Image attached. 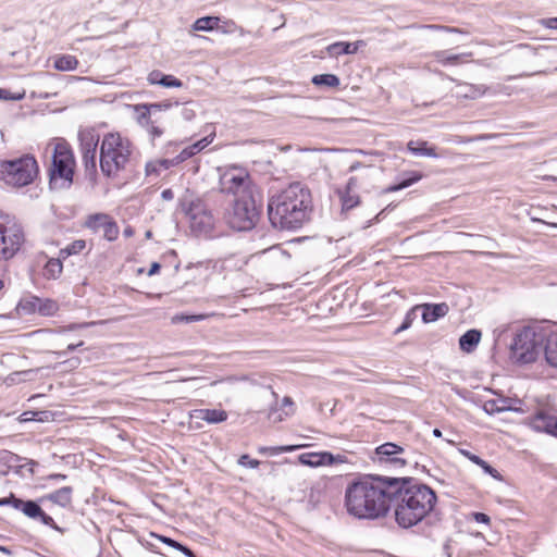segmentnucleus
Wrapping results in <instances>:
<instances>
[{
  "label": "nucleus",
  "mask_w": 557,
  "mask_h": 557,
  "mask_svg": "<svg viewBox=\"0 0 557 557\" xmlns=\"http://www.w3.org/2000/svg\"><path fill=\"white\" fill-rule=\"evenodd\" d=\"M62 262L60 259H50L44 269V274L48 278H57L62 273Z\"/></svg>",
  "instance_id": "35"
},
{
  "label": "nucleus",
  "mask_w": 557,
  "mask_h": 557,
  "mask_svg": "<svg viewBox=\"0 0 557 557\" xmlns=\"http://www.w3.org/2000/svg\"><path fill=\"white\" fill-rule=\"evenodd\" d=\"M47 414L45 411H25L20 416L21 422H28V421H44V418L41 416Z\"/></svg>",
  "instance_id": "44"
},
{
  "label": "nucleus",
  "mask_w": 557,
  "mask_h": 557,
  "mask_svg": "<svg viewBox=\"0 0 557 557\" xmlns=\"http://www.w3.org/2000/svg\"><path fill=\"white\" fill-rule=\"evenodd\" d=\"M171 166H176L174 159H158L151 160L146 163L145 171L147 176H159L161 171L169 170Z\"/></svg>",
  "instance_id": "28"
},
{
  "label": "nucleus",
  "mask_w": 557,
  "mask_h": 557,
  "mask_svg": "<svg viewBox=\"0 0 557 557\" xmlns=\"http://www.w3.org/2000/svg\"><path fill=\"white\" fill-rule=\"evenodd\" d=\"M58 310V304L51 299L40 298V306L38 307V312L41 315H53Z\"/></svg>",
  "instance_id": "43"
},
{
  "label": "nucleus",
  "mask_w": 557,
  "mask_h": 557,
  "mask_svg": "<svg viewBox=\"0 0 557 557\" xmlns=\"http://www.w3.org/2000/svg\"><path fill=\"white\" fill-rule=\"evenodd\" d=\"M389 495L395 521L403 529L416 527L428 518L437 500L430 486L408 476H393Z\"/></svg>",
  "instance_id": "1"
},
{
  "label": "nucleus",
  "mask_w": 557,
  "mask_h": 557,
  "mask_svg": "<svg viewBox=\"0 0 557 557\" xmlns=\"http://www.w3.org/2000/svg\"><path fill=\"white\" fill-rule=\"evenodd\" d=\"M481 339V332L479 330L472 329L467 331L459 338L460 349L465 352H471L475 349Z\"/></svg>",
  "instance_id": "26"
},
{
  "label": "nucleus",
  "mask_w": 557,
  "mask_h": 557,
  "mask_svg": "<svg viewBox=\"0 0 557 557\" xmlns=\"http://www.w3.org/2000/svg\"><path fill=\"white\" fill-rule=\"evenodd\" d=\"M146 129H147V132L149 133V135L151 136L152 139L159 138L163 134V129L160 128L159 126H156L153 124V122Z\"/></svg>",
  "instance_id": "55"
},
{
  "label": "nucleus",
  "mask_w": 557,
  "mask_h": 557,
  "mask_svg": "<svg viewBox=\"0 0 557 557\" xmlns=\"http://www.w3.org/2000/svg\"><path fill=\"white\" fill-rule=\"evenodd\" d=\"M421 180V175L418 173H411L408 178H404L398 184H395L387 188L388 191H398L404 188L411 186L412 184L419 182Z\"/></svg>",
  "instance_id": "42"
},
{
  "label": "nucleus",
  "mask_w": 557,
  "mask_h": 557,
  "mask_svg": "<svg viewBox=\"0 0 557 557\" xmlns=\"http://www.w3.org/2000/svg\"><path fill=\"white\" fill-rule=\"evenodd\" d=\"M414 308L407 312L403 323L395 330V334H399L403 331L409 329L416 319Z\"/></svg>",
  "instance_id": "45"
},
{
  "label": "nucleus",
  "mask_w": 557,
  "mask_h": 557,
  "mask_svg": "<svg viewBox=\"0 0 557 557\" xmlns=\"http://www.w3.org/2000/svg\"><path fill=\"white\" fill-rule=\"evenodd\" d=\"M312 83L317 86L338 87L339 78L334 74H320L312 77Z\"/></svg>",
  "instance_id": "36"
},
{
  "label": "nucleus",
  "mask_w": 557,
  "mask_h": 557,
  "mask_svg": "<svg viewBox=\"0 0 557 557\" xmlns=\"http://www.w3.org/2000/svg\"><path fill=\"white\" fill-rule=\"evenodd\" d=\"M358 177H350L344 190H338V196L342 202V210L347 211L357 207L360 202L359 195L357 194Z\"/></svg>",
  "instance_id": "17"
},
{
  "label": "nucleus",
  "mask_w": 557,
  "mask_h": 557,
  "mask_svg": "<svg viewBox=\"0 0 557 557\" xmlns=\"http://www.w3.org/2000/svg\"><path fill=\"white\" fill-rule=\"evenodd\" d=\"M181 115L185 121H191L196 116V112L193 108L185 106L181 110Z\"/></svg>",
  "instance_id": "54"
},
{
  "label": "nucleus",
  "mask_w": 557,
  "mask_h": 557,
  "mask_svg": "<svg viewBox=\"0 0 557 557\" xmlns=\"http://www.w3.org/2000/svg\"><path fill=\"white\" fill-rule=\"evenodd\" d=\"M132 154L131 141L117 133L104 135L99 154V164L102 173L108 176H115L124 170Z\"/></svg>",
  "instance_id": "4"
},
{
  "label": "nucleus",
  "mask_w": 557,
  "mask_h": 557,
  "mask_svg": "<svg viewBox=\"0 0 557 557\" xmlns=\"http://www.w3.org/2000/svg\"><path fill=\"white\" fill-rule=\"evenodd\" d=\"M67 475L63 473H52L47 476L48 480L52 481H64L66 480Z\"/></svg>",
  "instance_id": "59"
},
{
  "label": "nucleus",
  "mask_w": 557,
  "mask_h": 557,
  "mask_svg": "<svg viewBox=\"0 0 557 557\" xmlns=\"http://www.w3.org/2000/svg\"><path fill=\"white\" fill-rule=\"evenodd\" d=\"M191 420L206 421L209 424H216L227 420V412L222 409H195L190 411Z\"/></svg>",
  "instance_id": "18"
},
{
  "label": "nucleus",
  "mask_w": 557,
  "mask_h": 557,
  "mask_svg": "<svg viewBox=\"0 0 557 557\" xmlns=\"http://www.w3.org/2000/svg\"><path fill=\"white\" fill-rule=\"evenodd\" d=\"M85 247H86V242L83 239H77V240H74L72 244H70L67 247H65L64 249H61L60 255L63 258L69 257L71 255H77L81 251H83L85 249Z\"/></svg>",
  "instance_id": "40"
},
{
  "label": "nucleus",
  "mask_w": 557,
  "mask_h": 557,
  "mask_svg": "<svg viewBox=\"0 0 557 557\" xmlns=\"http://www.w3.org/2000/svg\"><path fill=\"white\" fill-rule=\"evenodd\" d=\"M420 28H426V29H432V30H442V32H446V33L466 34V32H463L460 28L443 26V25H434V24L421 25Z\"/></svg>",
  "instance_id": "49"
},
{
  "label": "nucleus",
  "mask_w": 557,
  "mask_h": 557,
  "mask_svg": "<svg viewBox=\"0 0 557 557\" xmlns=\"http://www.w3.org/2000/svg\"><path fill=\"white\" fill-rule=\"evenodd\" d=\"M473 518L479 523H490V517L483 512H474Z\"/></svg>",
  "instance_id": "57"
},
{
  "label": "nucleus",
  "mask_w": 557,
  "mask_h": 557,
  "mask_svg": "<svg viewBox=\"0 0 557 557\" xmlns=\"http://www.w3.org/2000/svg\"><path fill=\"white\" fill-rule=\"evenodd\" d=\"M364 46V41L357 40L355 42L337 41L327 46L326 51L331 57L342 54H354L360 47Z\"/></svg>",
  "instance_id": "23"
},
{
  "label": "nucleus",
  "mask_w": 557,
  "mask_h": 557,
  "mask_svg": "<svg viewBox=\"0 0 557 557\" xmlns=\"http://www.w3.org/2000/svg\"><path fill=\"white\" fill-rule=\"evenodd\" d=\"M240 466L248 467L255 469L259 466V461L256 459H251L248 455H243L238 460Z\"/></svg>",
  "instance_id": "52"
},
{
  "label": "nucleus",
  "mask_w": 557,
  "mask_h": 557,
  "mask_svg": "<svg viewBox=\"0 0 557 557\" xmlns=\"http://www.w3.org/2000/svg\"><path fill=\"white\" fill-rule=\"evenodd\" d=\"M552 326H525L515 337L511 345V357L520 363H531L543 351L545 334L537 330Z\"/></svg>",
  "instance_id": "5"
},
{
  "label": "nucleus",
  "mask_w": 557,
  "mask_h": 557,
  "mask_svg": "<svg viewBox=\"0 0 557 557\" xmlns=\"http://www.w3.org/2000/svg\"><path fill=\"white\" fill-rule=\"evenodd\" d=\"M153 536H156L159 541H161L162 543L175 548L178 550V548H181V543L174 541L173 539L171 537H166V536H163V535H156V534H152Z\"/></svg>",
  "instance_id": "53"
},
{
  "label": "nucleus",
  "mask_w": 557,
  "mask_h": 557,
  "mask_svg": "<svg viewBox=\"0 0 557 557\" xmlns=\"http://www.w3.org/2000/svg\"><path fill=\"white\" fill-rule=\"evenodd\" d=\"M220 189L235 198L255 194L250 175L245 169L238 166L228 168L220 175Z\"/></svg>",
  "instance_id": "11"
},
{
  "label": "nucleus",
  "mask_w": 557,
  "mask_h": 557,
  "mask_svg": "<svg viewBox=\"0 0 557 557\" xmlns=\"http://www.w3.org/2000/svg\"><path fill=\"white\" fill-rule=\"evenodd\" d=\"M528 424L536 432H545L557 437V416L539 411L529 418Z\"/></svg>",
  "instance_id": "15"
},
{
  "label": "nucleus",
  "mask_w": 557,
  "mask_h": 557,
  "mask_svg": "<svg viewBox=\"0 0 557 557\" xmlns=\"http://www.w3.org/2000/svg\"><path fill=\"white\" fill-rule=\"evenodd\" d=\"M407 150L419 157L438 158L440 156L435 152L434 147H429L428 141L424 140H410L407 144Z\"/></svg>",
  "instance_id": "25"
},
{
  "label": "nucleus",
  "mask_w": 557,
  "mask_h": 557,
  "mask_svg": "<svg viewBox=\"0 0 557 557\" xmlns=\"http://www.w3.org/2000/svg\"><path fill=\"white\" fill-rule=\"evenodd\" d=\"M53 66L58 71H74L78 66V60L71 54L59 55L54 59Z\"/></svg>",
  "instance_id": "31"
},
{
  "label": "nucleus",
  "mask_w": 557,
  "mask_h": 557,
  "mask_svg": "<svg viewBox=\"0 0 557 557\" xmlns=\"http://www.w3.org/2000/svg\"><path fill=\"white\" fill-rule=\"evenodd\" d=\"M483 410L487 414H496L505 411H517L513 407V399L507 397H500L495 399L486 400L483 405Z\"/></svg>",
  "instance_id": "22"
},
{
  "label": "nucleus",
  "mask_w": 557,
  "mask_h": 557,
  "mask_svg": "<svg viewBox=\"0 0 557 557\" xmlns=\"http://www.w3.org/2000/svg\"><path fill=\"white\" fill-rule=\"evenodd\" d=\"M460 454L463 455L465 457H467L473 463H475L479 467H481L485 473L490 474L494 479H496L498 481L503 480V476L500 475V473L495 468L490 466L485 460L480 458L479 456H476V455H474V454H472V453H470L469 450H466V449H460Z\"/></svg>",
  "instance_id": "29"
},
{
  "label": "nucleus",
  "mask_w": 557,
  "mask_h": 557,
  "mask_svg": "<svg viewBox=\"0 0 557 557\" xmlns=\"http://www.w3.org/2000/svg\"><path fill=\"white\" fill-rule=\"evenodd\" d=\"M392 479L387 475H367L349 484L345 491L348 513L359 519L384 517L391 508Z\"/></svg>",
  "instance_id": "2"
},
{
  "label": "nucleus",
  "mask_w": 557,
  "mask_h": 557,
  "mask_svg": "<svg viewBox=\"0 0 557 557\" xmlns=\"http://www.w3.org/2000/svg\"><path fill=\"white\" fill-rule=\"evenodd\" d=\"M75 159L71 147L61 141L55 144L50 169V186L53 188H69L73 182Z\"/></svg>",
  "instance_id": "6"
},
{
  "label": "nucleus",
  "mask_w": 557,
  "mask_h": 557,
  "mask_svg": "<svg viewBox=\"0 0 557 557\" xmlns=\"http://www.w3.org/2000/svg\"><path fill=\"white\" fill-rule=\"evenodd\" d=\"M40 306V298L37 296H30L28 298L22 299L18 304V308L24 313H34L38 312V307Z\"/></svg>",
  "instance_id": "37"
},
{
  "label": "nucleus",
  "mask_w": 557,
  "mask_h": 557,
  "mask_svg": "<svg viewBox=\"0 0 557 557\" xmlns=\"http://www.w3.org/2000/svg\"><path fill=\"white\" fill-rule=\"evenodd\" d=\"M23 98V95H12L9 90L1 89L0 88V99L4 100H21Z\"/></svg>",
  "instance_id": "56"
},
{
  "label": "nucleus",
  "mask_w": 557,
  "mask_h": 557,
  "mask_svg": "<svg viewBox=\"0 0 557 557\" xmlns=\"http://www.w3.org/2000/svg\"><path fill=\"white\" fill-rule=\"evenodd\" d=\"M134 110L137 113L136 121L137 123L147 128L152 123L151 115L153 114L147 103L136 104L134 106Z\"/></svg>",
  "instance_id": "32"
},
{
  "label": "nucleus",
  "mask_w": 557,
  "mask_h": 557,
  "mask_svg": "<svg viewBox=\"0 0 557 557\" xmlns=\"http://www.w3.org/2000/svg\"><path fill=\"white\" fill-rule=\"evenodd\" d=\"M326 451H310L304 453L298 456V460L301 465L311 468L326 466Z\"/></svg>",
  "instance_id": "27"
},
{
  "label": "nucleus",
  "mask_w": 557,
  "mask_h": 557,
  "mask_svg": "<svg viewBox=\"0 0 557 557\" xmlns=\"http://www.w3.org/2000/svg\"><path fill=\"white\" fill-rule=\"evenodd\" d=\"M214 137L215 132L212 131L209 135L205 136L200 140L185 147L178 154H176L173 158L174 163L178 165L185 162L186 160L193 158L194 156L198 154L213 141Z\"/></svg>",
  "instance_id": "16"
},
{
  "label": "nucleus",
  "mask_w": 557,
  "mask_h": 557,
  "mask_svg": "<svg viewBox=\"0 0 557 557\" xmlns=\"http://www.w3.org/2000/svg\"><path fill=\"white\" fill-rule=\"evenodd\" d=\"M24 243V232L16 220L0 214V260L13 258Z\"/></svg>",
  "instance_id": "10"
},
{
  "label": "nucleus",
  "mask_w": 557,
  "mask_h": 557,
  "mask_svg": "<svg viewBox=\"0 0 557 557\" xmlns=\"http://www.w3.org/2000/svg\"><path fill=\"white\" fill-rule=\"evenodd\" d=\"M458 87L460 90L457 92L459 97L476 99L486 92V86L484 85H472L467 83H459Z\"/></svg>",
  "instance_id": "30"
},
{
  "label": "nucleus",
  "mask_w": 557,
  "mask_h": 557,
  "mask_svg": "<svg viewBox=\"0 0 557 557\" xmlns=\"http://www.w3.org/2000/svg\"><path fill=\"white\" fill-rule=\"evenodd\" d=\"M294 413V403L290 397L285 396L282 400L281 407L277 404L270 408L268 413V418L273 423H277L283 421L286 417H289Z\"/></svg>",
  "instance_id": "21"
},
{
  "label": "nucleus",
  "mask_w": 557,
  "mask_h": 557,
  "mask_svg": "<svg viewBox=\"0 0 557 557\" xmlns=\"http://www.w3.org/2000/svg\"><path fill=\"white\" fill-rule=\"evenodd\" d=\"M45 500L55 504L61 508H69L72 506L73 488L71 486H63L40 498V502Z\"/></svg>",
  "instance_id": "19"
},
{
  "label": "nucleus",
  "mask_w": 557,
  "mask_h": 557,
  "mask_svg": "<svg viewBox=\"0 0 557 557\" xmlns=\"http://www.w3.org/2000/svg\"><path fill=\"white\" fill-rule=\"evenodd\" d=\"M182 210L189 221V228L196 236H212L215 218L208 206L199 198L184 199Z\"/></svg>",
  "instance_id": "9"
},
{
  "label": "nucleus",
  "mask_w": 557,
  "mask_h": 557,
  "mask_svg": "<svg viewBox=\"0 0 557 557\" xmlns=\"http://www.w3.org/2000/svg\"><path fill=\"white\" fill-rule=\"evenodd\" d=\"M220 22L216 16H203L195 21L193 24L194 30L210 32L213 30Z\"/></svg>",
  "instance_id": "34"
},
{
  "label": "nucleus",
  "mask_w": 557,
  "mask_h": 557,
  "mask_svg": "<svg viewBox=\"0 0 557 557\" xmlns=\"http://www.w3.org/2000/svg\"><path fill=\"white\" fill-rule=\"evenodd\" d=\"M469 54H448L446 51H436L434 53V58L437 62L443 65L457 64L459 60L463 57H469Z\"/></svg>",
  "instance_id": "38"
},
{
  "label": "nucleus",
  "mask_w": 557,
  "mask_h": 557,
  "mask_svg": "<svg viewBox=\"0 0 557 557\" xmlns=\"http://www.w3.org/2000/svg\"><path fill=\"white\" fill-rule=\"evenodd\" d=\"M160 270V264L158 262H153L148 271V275L151 276L158 273Z\"/></svg>",
  "instance_id": "62"
},
{
  "label": "nucleus",
  "mask_w": 557,
  "mask_h": 557,
  "mask_svg": "<svg viewBox=\"0 0 557 557\" xmlns=\"http://www.w3.org/2000/svg\"><path fill=\"white\" fill-rule=\"evenodd\" d=\"M100 136L92 128L81 129L78 133L79 151L81 152H97Z\"/></svg>",
  "instance_id": "20"
},
{
  "label": "nucleus",
  "mask_w": 557,
  "mask_h": 557,
  "mask_svg": "<svg viewBox=\"0 0 557 557\" xmlns=\"http://www.w3.org/2000/svg\"><path fill=\"white\" fill-rule=\"evenodd\" d=\"M180 552H182L187 557H196L195 554L187 547L181 544V548H178Z\"/></svg>",
  "instance_id": "61"
},
{
  "label": "nucleus",
  "mask_w": 557,
  "mask_h": 557,
  "mask_svg": "<svg viewBox=\"0 0 557 557\" xmlns=\"http://www.w3.org/2000/svg\"><path fill=\"white\" fill-rule=\"evenodd\" d=\"M2 506H11L14 509L23 512L27 518L40 521L42 524L59 531L63 532V529L60 528L53 520L51 516L46 513L39 504L35 500H23L21 498L15 497L11 494L9 497L0 498V507Z\"/></svg>",
  "instance_id": "12"
},
{
  "label": "nucleus",
  "mask_w": 557,
  "mask_h": 557,
  "mask_svg": "<svg viewBox=\"0 0 557 557\" xmlns=\"http://www.w3.org/2000/svg\"><path fill=\"white\" fill-rule=\"evenodd\" d=\"M326 466H333L335 463H345L347 462V457L343 454L334 455L330 451H326Z\"/></svg>",
  "instance_id": "50"
},
{
  "label": "nucleus",
  "mask_w": 557,
  "mask_h": 557,
  "mask_svg": "<svg viewBox=\"0 0 557 557\" xmlns=\"http://www.w3.org/2000/svg\"><path fill=\"white\" fill-rule=\"evenodd\" d=\"M178 102H172V101H163V102H156V103H147L149 109L152 113L160 112V111H166L171 109L173 106H177Z\"/></svg>",
  "instance_id": "47"
},
{
  "label": "nucleus",
  "mask_w": 557,
  "mask_h": 557,
  "mask_svg": "<svg viewBox=\"0 0 557 557\" xmlns=\"http://www.w3.org/2000/svg\"><path fill=\"white\" fill-rule=\"evenodd\" d=\"M37 174V161L29 154L0 164V177L11 186H26L36 178Z\"/></svg>",
  "instance_id": "7"
},
{
  "label": "nucleus",
  "mask_w": 557,
  "mask_h": 557,
  "mask_svg": "<svg viewBox=\"0 0 557 557\" xmlns=\"http://www.w3.org/2000/svg\"><path fill=\"white\" fill-rule=\"evenodd\" d=\"M161 197L163 200H172L174 198V193L171 188H166L162 190Z\"/></svg>",
  "instance_id": "60"
},
{
  "label": "nucleus",
  "mask_w": 557,
  "mask_h": 557,
  "mask_svg": "<svg viewBox=\"0 0 557 557\" xmlns=\"http://www.w3.org/2000/svg\"><path fill=\"white\" fill-rule=\"evenodd\" d=\"M88 325H89V323L71 324V325L64 327L63 330H59V333H64V332H67V331H74V330H76L78 327H86Z\"/></svg>",
  "instance_id": "58"
},
{
  "label": "nucleus",
  "mask_w": 557,
  "mask_h": 557,
  "mask_svg": "<svg viewBox=\"0 0 557 557\" xmlns=\"http://www.w3.org/2000/svg\"><path fill=\"white\" fill-rule=\"evenodd\" d=\"M84 226L92 233L102 231L103 237L109 242L115 240L120 234L116 222L107 213L89 214L84 222Z\"/></svg>",
  "instance_id": "14"
},
{
  "label": "nucleus",
  "mask_w": 557,
  "mask_h": 557,
  "mask_svg": "<svg viewBox=\"0 0 557 557\" xmlns=\"http://www.w3.org/2000/svg\"><path fill=\"white\" fill-rule=\"evenodd\" d=\"M422 320L425 323L434 322L445 317L448 312V306L445 302L425 304L422 306Z\"/></svg>",
  "instance_id": "24"
},
{
  "label": "nucleus",
  "mask_w": 557,
  "mask_h": 557,
  "mask_svg": "<svg viewBox=\"0 0 557 557\" xmlns=\"http://www.w3.org/2000/svg\"><path fill=\"white\" fill-rule=\"evenodd\" d=\"M164 74L161 71L154 70L148 74L147 81L151 85H160Z\"/></svg>",
  "instance_id": "51"
},
{
  "label": "nucleus",
  "mask_w": 557,
  "mask_h": 557,
  "mask_svg": "<svg viewBox=\"0 0 557 557\" xmlns=\"http://www.w3.org/2000/svg\"><path fill=\"white\" fill-rule=\"evenodd\" d=\"M312 210L310 190L300 183H293L268 201L269 221L278 230L301 227Z\"/></svg>",
  "instance_id": "3"
},
{
  "label": "nucleus",
  "mask_w": 557,
  "mask_h": 557,
  "mask_svg": "<svg viewBox=\"0 0 557 557\" xmlns=\"http://www.w3.org/2000/svg\"><path fill=\"white\" fill-rule=\"evenodd\" d=\"M260 212L255 194H246L235 198L233 207L226 214V221L235 231H249L257 224Z\"/></svg>",
  "instance_id": "8"
},
{
  "label": "nucleus",
  "mask_w": 557,
  "mask_h": 557,
  "mask_svg": "<svg viewBox=\"0 0 557 557\" xmlns=\"http://www.w3.org/2000/svg\"><path fill=\"white\" fill-rule=\"evenodd\" d=\"M361 166H363L360 162H354L350 166H349V172H355L357 171L358 169H360Z\"/></svg>",
  "instance_id": "63"
},
{
  "label": "nucleus",
  "mask_w": 557,
  "mask_h": 557,
  "mask_svg": "<svg viewBox=\"0 0 557 557\" xmlns=\"http://www.w3.org/2000/svg\"><path fill=\"white\" fill-rule=\"evenodd\" d=\"M301 447L302 445L261 446L258 448V451L261 455L277 456L283 453L295 451Z\"/></svg>",
  "instance_id": "33"
},
{
  "label": "nucleus",
  "mask_w": 557,
  "mask_h": 557,
  "mask_svg": "<svg viewBox=\"0 0 557 557\" xmlns=\"http://www.w3.org/2000/svg\"><path fill=\"white\" fill-rule=\"evenodd\" d=\"M161 79L162 82L160 85L166 88H180L183 86V82L173 75L164 74Z\"/></svg>",
  "instance_id": "46"
},
{
  "label": "nucleus",
  "mask_w": 557,
  "mask_h": 557,
  "mask_svg": "<svg viewBox=\"0 0 557 557\" xmlns=\"http://www.w3.org/2000/svg\"><path fill=\"white\" fill-rule=\"evenodd\" d=\"M374 455L376 463L392 469L404 468L409 462L407 449L392 442L377 446Z\"/></svg>",
  "instance_id": "13"
},
{
  "label": "nucleus",
  "mask_w": 557,
  "mask_h": 557,
  "mask_svg": "<svg viewBox=\"0 0 557 557\" xmlns=\"http://www.w3.org/2000/svg\"><path fill=\"white\" fill-rule=\"evenodd\" d=\"M547 26H548V27H550V28H557V17H555V18H550V20L548 21Z\"/></svg>",
  "instance_id": "64"
},
{
  "label": "nucleus",
  "mask_w": 557,
  "mask_h": 557,
  "mask_svg": "<svg viewBox=\"0 0 557 557\" xmlns=\"http://www.w3.org/2000/svg\"><path fill=\"white\" fill-rule=\"evenodd\" d=\"M205 318H206V315H203V314H191V315L176 314L173 317L172 321H173V323H178V322L190 323V322L201 321Z\"/></svg>",
  "instance_id": "48"
},
{
  "label": "nucleus",
  "mask_w": 557,
  "mask_h": 557,
  "mask_svg": "<svg viewBox=\"0 0 557 557\" xmlns=\"http://www.w3.org/2000/svg\"><path fill=\"white\" fill-rule=\"evenodd\" d=\"M82 153V160L85 166L86 172L89 175H95L97 172V152H81Z\"/></svg>",
  "instance_id": "39"
},
{
  "label": "nucleus",
  "mask_w": 557,
  "mask_h": 557,
  "mask_svg": "<svg viewBox=\"0 0 557 557\" xmlns=\"http://www.w3.org/2000/svg\"><path fill=\"white\" fill-rule=\"evenodd\" d=\"M543 350L545 354L546 361L550 366L557 368V342H548L547 344H544Z\"/></svg>",
  "instance_id": "41"
}]
</instances>
